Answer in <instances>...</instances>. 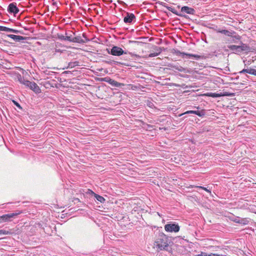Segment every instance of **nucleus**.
Wrapping results in <instances>:
<instances>
[{
	"label": "nucleus",
	"instance_id": "1",
	"mask_svg": "<svg viewBox=\"0 0 256 256\" xmlns=\"http://www.w3.org/2000/svg\"><path fill=\"white\" fill-rule=\"evenodd\" d=\"M106 50L108 54L117 56L128 54L126 52L124 51L121 48L116 46H113L110 49L106 48Z\"/></svg>",
	"mask_w": 256,
	"mask_h": 256
},
{
	"label": "nucleus",
	"instance_id": "2",
	"mask_svg": "<svg viewBox=\"0 0 256 256\" xmlns=\"http://www.w3.org/2000/svg\"><path fill=\"white\" fill-rule=\"evenodd\" d=\"M20 212H12L8 214H4L0 216V223L4 222H9L12 220Z\"/></svg>",
	"mask_w": 256,
	"mask_h": 256
},
{
	"label": "nucleus",
	"instance_id": "3",
	"mask_svg": "<svg viewBox=\"0 0 256 256\" xmlns=\"http://www.w3.org/2000/svg\"><path fill=\"white\" fill-rule=\"evenodd\" d=\"M172 53L173 54H174L176 56H182V57H184V56H188V58H194L196 60H198L200 58V56L198 54H187L185 53L184 52H180L179 50L176 49H172Z\"/></svg>",
	"mask_w": 256,
	"mask_h": 256
},
{
	"label": "nucleus",
	"instance_id": "4",
	"mask_svg": "<svg viewBox=\"0 0 256 256\" xmlns=\"http://www.w3.org/2000/svg\"><path fill=\"white\" fill-rule=\"evenodd\" d=\"M164 229L168 232H178L180 228L178 224H168L164 226Z\"/></svg>",
	"mask_w": 256,
	"mask_h": 256
},
{
	"label": "nucleus",
	"instance_id": "5",
	"mask_svg": "<svg viewBox=\"0 0 256 256\" xmlns=\"http://www.w3.org/2000/svg\"><path fill=\"white\" fill-rule=\"evenodd\" d=\"M154 246L156 247L158 250H167L168 247V241H154Z\"/></svg>",
	"mask_w": 256,
	"mask_h": 256
},
{
	"label": "nucleus",
	"instance_id": "6",
	"mask_svg": "<svg viewBox=\"0 0 256 256\" xmlns=\"http://www.w3.org/2000/svg\"><path fill=\"white\" fill-rule=\"evenodd\" d=\"M103 80L108 82L111 86L115 87L122 88L124 86V84L118 82L110 78H103Z\"/></svg>",
	"mask_w": 256,
	"mask_h": 256
},
{
	"label": "nucleus",
	"instance_id": "7",
	"mask_svg": "<svg viewBox=\"0 0 256 256\" xmlns=\"http://www.w3.org/2000/svg\"><path fill=\"white\" fill-rule=\"evenodd\" d=\"M234 93H230L228 92H224V93H212V92H208L207 93L206 96H210L212 98H219L222 96H234Z\"/></svg>",
	"mask_w": 256,
	"mask_h": 256
},
{
	"label": "nucleus",
	"instance_id": "8",
	"mask_svg": "<svg viewBox=\"0 0 256 256\" xmlns=\"http://www.w3.org/2000/svg\"><path fill=\"white\" fill-rule=\"evenodd\" d=\"M8 11L9 13L16 14L19 12V9L16 6V4L15 2L10 3L8 8Z\"/></svg>",
	"mask_w": 256,
	"mask_h": 256
},
{
	"label": "nucleus",
	"instance_id": "9",
	"mask_svg": "<svg viewBox=\"0 0 256 256\" xmlns=\"http://www.w3.org/2000/svg\"><path fill=\"white\" fill-rule=\"evenodd\" d=\"M136 18L134 14L132 13L126 12V16L124 18V22L125 23H131L134 20H136Z\"/></svg>",
	"mask_w": 256,
	"mask_h": 256
},
{
	"label": "nucleus",
	"instance_id": "10",
	"mask_svg": "<svg viewBox=\"0 0 256 256\" xmlns=\"http://www.w3.org/2000/svg\"><path fill=\"white\" fill-rule=\"evenodd\" d=\"M185 114H195L199 116L202 117L205 115L206 112L204 110H188L182 114L181 116Z\"/></svg>",
	"mask_w": 256,
	"mask_h": 256
},
{
	"label": "nucleus",
	"instance_id": "11",
	"mask_svg": "<svg viewBox=\"0 0 256 256\" xmlns=\"http://www.w3.org/2000/svg\"><path fill=\"white\" fill-rule=\"evenodd\" d=\"M195 10L192 8H190L188 6H184L181 8L182 14H194Z\"/></svg>",
	"mask_w": 256,
	"mask_h": 256
},
{
	"label": "nucleus",
	"instance_id": "12",
	"mask_svg": "<svg viewBox=\"0 0 256 256\" xmlns=\"http://www.w3.org/2000/svg\"><path fill=\"white\" fill-rule=\"evenodd\" d=\"M31 90L34 91L36 94H40L41 92V90L38 84L34 82H32L29 85V87Z\"/></svg>",
	"mask_w": 256,
	"mask_h": 256
},
{
	"label": "nucleus",
	"instance_id": "13",
	"mask_svg": "<svg viewBox=\"0 0 256 256\" xmlns=\"http://www.w3.org/2000/svg\"><path fill=\"white\" fill-rule=\"evenodd\" d=\"M154 52H150L148 56L150 58L158 56L162 52V48L158 46H154Z\"/></svg>",
	"mask_w": 256,
	"mask_h": 256
},
{
	"label": "nucleus",
	"instance_id": "14",
	"mask_svg": "<svg viewBox=\"0 0 256 256\" xmlns=\"http://www.w3.org/2000/svg\"><path fill=\"white\" fill-rule=\"evenodd\" d=\"M8 36L13 39L16 42H20L22 40H26L28 38L27 37L22 36H17L14 34H8Z\"/></svg>",
	"mask_w": 256,
	"mask_h": 256
},
{
	"label": "nucleus",
	"instance_id": "15",
	"mask_svg": "<svg viewBox=\"0 0 256 256\" xmlns=\"http://www.w3.org/2000/svg\"><path fill=\"white\" fill-rule=\"evenodd\" d=\"M89 41V39H86V40H84L82 39L80 36H76L74 38L73 40H72V42L79 43V44H84Z\"/></svg>",
	"mask_w": 256,
	"mask_h": 256
},
{
	"label": "nucleus",
	"instance_id": "16",
	"mask_svg": "<svg viewBox=\"0 0 256 256\" xmlns=\"http://www.w3.org/2000/svg\"><path fill=\"white\" fill-rule=\"evenodd\" d=\"M238 73L240 74H244V73H248V74L254 75L256 76V70L252 68L243 69L242 70L240 71Z\"/></svg>",
	"mask_w": 256,
	"mask_h": 256
},
{
	"label": "nucleus",
	"instance_id": "17",
	"mask_svg": "<svg viewBox=\"0 0 256 256\" xmlns=\"http://www.w3.org/2000/svg\"><path fill=\"white\" fill-rule=\"evenodd\" d=\"M228 48L232 50L235 54H238L240 52V46L236 45H230L228 46Z\"/></svg>",
	"mask_w": 256,
	"mask_h": 256
},
{
	"label": "nucleus",
	"instance_id": "18",
	"mask_svg": "<svg viewBox=\"0 0 256 256\" xmlns=\"http://www.w3.org/2000/svg\"><path fill=\"white\" fill-rule=\"evenodd\" d=\"M169 11L172 12L173 14L180 16H184V15L182 13H179L178 12V11L174 8L172 6H164Z\"/></svg>",
	"mask_w": 256,
	"mask_h": 256
},
{
	"label": "nucleus",
	"instance_id": "19",
	"mask_svg": "<svg viewBox=\"0 0 256 256\" xmlns=\"http://www.w3.org/2000/svg\"><path fill=\"white\" fill-rule=\"evenodd\" d=\"M74 34L75 33L74 32L72 31H68V32H66V41L72 42V40H73L74 38V36H72V35Z\"/></svg>",
	"mask_w": 256,
	"mask_h": 256
},
{
	"label": "nucleus",
	"instance_id": "20",
	"mask_svg": "<svg viewBox=\"0 0 256 256\" xmlns=\"http://www.w3.org/2000/svg\"><path fill=\"white\" fill-rule=\"evenodd\" d=\"M240 46V52H250V48L249 46H248L247 44H242Z\"/></svg>",
	"mask_w": 256,
	"mask_h": 256
},
{
	"label": "nucleus",
	"instance_id": "21",
	"mask_svg": "<svg viewBox=\"0 0 256 256\" xmlns=\"http://www.w3.org/2000/svg\"><path fill=\"white\" fill-rule=\"evenodd\" d=\"M250 221V219L249 218H240V219H238V223L242 224V225H246L248 224Z\"/></svg>",
	"mask_w": 256,
	"mask_h": 256
},
{
	"label": "nucleus",
	"instance_id": "22",
	"mask_svg": "<svg viewBox=\"0 0 256 256\" xmlns=\"http://www.w3.org/2000/svg\"><path fill=\"white\" fill-rule=\"evenodd\" d=\"M106 64H110V65H112L113 64H124L122 63L121 62H118V61H116V60H104V61Z\"/></svg>",
	"mask_w": 256,
	"mask_h": 256
},
{
	"label": "nucleus",
	"instance_id": "23",
	"mask_svg": "<svg viewBox=\"0 0 256 256\" xmlns=\"http://www.w3.org/2000/svg\"><path fill=\"white\" fill-rule=\"evenodd\" d=\"M94 196L98 201L100 202L101 203H104L106 201V199L103 196L96 194H94Z\"/></svg>",
	"mask_w": 256,
	"mask_h": 256
},
{
	"label": "nucleus",
	"instance_id": "24",
	"mask_svg": "<svg viewBox=\"0 0 256 256\" xmlns=\"http://www.w3.org/2000/svg\"><path fill=\"white\" fill-rule=\"evenodd\" d=\"M79 62L78 61L72 62L68 64V67L69 68H73L76 66H79Z\"/></svg>",
	"mask_w": 256,
	"mask_h": 256
},
{
	"label": "nucleus",
	"instance_id": "25",
	"mask_svg": "<svg viewBox=\"0 0 256 256\" xmlns=\"http://www.w3.org/2000/svg\"><path fill=\"white\" fill-rule=\"evenodd\" d=\"M218 32L221 34H224L225 35L228 36H231L232 34V33L226 30H219Z\"/></svg>",
	"mask_w": 256,
	"mask_h": 256
},
{
	"label": "nucleus",
	"instance_id": "26",
	"mask_svg": "<svg viewBox=\"0 0 256 256\" xmlns=\"http://www.w3.org/2000/svg\"><path fill=\"white\" fill-rule=\"evenodd\" d=\"M172 68L180 72H183L185 71V68L182 67V66H172Z\"/></svg>",
	"mask_w": 256,
	"mask_h": 256
},
{
	"label": "nucleus",
	"instance_id": "27",
	"mask_svg": "<svg viewBox=\"0 0 256 256\" xmlns=\"http://www.w3.org/2000/svg\"><path fill=\"white\" fill-rule=\"evenodd\" d=\"M31 82H30L28 80H26L25 79H24V80L20 84H23L26 87L28 88L29 85L30 84Z\"/></svg>",
	"mask_w": 256,
	"mask_h": 256
},
{
	"label": "nucleus",
	"instance_id": "28",
	"mask_svg": "<svg viewBox=\"0 0 256 256\" xmlns=\"http://www.w3.org/2000/svg\"><path fill=\"white\" fill-rule=\"evenodd\" d=\"M16 78L20 83H21L24 79V78L19 73H18L16 74Z\"/></svg>",
	"mask_w": 256,
	"mask_h": 256
},
{
	"label": "nucleus",
	"instance_id": "29",
	"mask_svg": "<svg viewBox=\"0 0 256 256\" xmlns=\"http://www.w3.org/2000/svg\"><path fill=\"white\" fill-rule=\"evenodd\" d=\"M11 232L8 230H0V235L2 234H10Z\"/></svg>",
	"mask_w": 256,
	"mask_h": 256
},
{
	"label": "nucleus",
	"instance_id": "30",
	"mask_svg": "<svg viewBox=\"0 0 256 256\" xmlns=\"http://www.w3.org/2000/svg\"><path fill=\"white\" fill-rule=\"evenodd\" d=\"M58 38L59 40H66V36H64L62 34H58Z\"/></svg>",
	"mask_w": 256,
	"mask_h": 256
},
{
	"label": "nucleus",
	"instance_id": "31",
	"mask_svg": "<svg viewBox=\"0 0 256 256\" xmlns=\"http://www.w3.org/2000/svg\"><path fill=\"white\" fill-rule=\"evenodd\" d=\"M194 187L204 190L208 192H210V193L211 192L210 190H209L207 188L202 186H194Z\"/></svg>",
	"mask_w": 256,
	"mask_h": 256
},
{
	"label": "nucleus",
	"instance_id": "32",
	"mask_svg": "<svg viewBox=\"0 0 256 256\" xmlns=\"http://www.w3.org/2000/svg\"><path fill=\"white\" fill-rule=\"evenodd\" d=\"M194 256H210V254L204 252H201L200 254H196Z\"/></svg>",
	"mask_w": 256,
	"mask_h": 256
},
{
	"label": "nucleus",
	"instance_id": "33",
	"mask_svg": "<svg viewBox=\"0 0 256 256\" xmlns=\"http://www.w3.org/2000/svg\"><path fill=\"white\" fill-rule=\"evenodd\" d=\"M86 194L92 195L94 196V194H96V193H94L92 190L90 189H88Z\"/></svg>",
	"mask_w": 256,
	"mask_h": 256
},
{
	"label": "nucleus",
	"instance_id": "34",
	"mask_svg": "<svg viewBox=\"0 0 256 256\" xmlns=\"http://www.w3.org/2000/svg\"><path fill=\"white\" fill-rule=\"evenodd\" d=\"M4 29L5 30H4V32H12L13 31V28H9L6 27V26L4 28Z\"/></svg>",
	"mask_w": 256,
	"mask_h": 256
},
{
	"label": "nucleus",
	"instance_id": "35",
	"mask_svg": "<svg viewBox=\"0 0 256 256\" xmlns=\"http://www.w3.org/2000/svg\"><path fill=\"white\" fill-rule=\"evenodd\" d=\"M13 102L14 104V105L16 106L18 108H20V109L22 108L18 102H16L15 100H13Z\"/></svg>",
	"mask_w": 256,
	"mask_h": 256
},
{
	"label": "nucleus",
	"instance_id": "36",
	"mask_svg": "<svg viewBox=\"0 0 256 256\" xmlns=\"http://www.w3.org/2000/svg\"><path fill=\"white\" fill-rule=\"evenodd\" d=\"M146 128L147 129H151V128H153V126L152 125H150V124H146Z\"/></svg>",
	"mask_w": 256,
	"mask_h": 256
},
{
	"label": "nucleus",
	"instance_id": "37",
	"mask_svg": "<svg viewBox=\"0 0 256 256\" xmlns=\"http://www.w3.org/2000/svg\"><path fill=\"white\" fill-rule=\"evenodd\" d=\"M12 32H14L15 34H18V33H20V31L16 30L13 29V31Z\"/></svg>",
	"mask_w": 256,
	"mask_h": 256
},
{
	"label": "nucleus",
	"instance_id": "38",
	"mask_svg": "<svg viewBox=\"0 0 256 256\" xmlns=\"http://www.w3.org/2000/svg\"><path fill=\"white\" fill-rule=\"evenodd\" d=\"M238 219H240V218H238V217H237L234 220H233L234 222H236V223H238Z\"/></svg>",
	"mask_w": 256,
	"mask_h": 256
},
{
	"label": "nucleus",
	"instance_id": "39",
	"mask_svg": "<svg viewBox=\"0 0 256 256\" xmlns=\"http://www.w3.org/2000/svg\"><path fill=\"white\" fill-rule=\"evenodd\" d=\"M5 26H0V31H4Z\"/></svg>",
	"mask_w": 256,
	"mask_h": 256
},
{
	"label": "nucleus",
	"instance_id": "40",
	"mask_svg": "<svg viewBox=\"0 0 256 256\" xmlns=\"http://www.w3.org/2000/svg\"><path fill=\"white\" fill-rule=\"evenodd\" d=\"M210 256H221V255L212 253V254H210Z\"/></svg>",
	"mask_w": 256,
	"mask_h": 256
},
{
	"label": "nucleus",
	"instance_id": "41",
	"mask_svg": "<svg viewBox=\"0 0 256 256\" xmlns=\"http://www.w3.org/2000/svg\"><path fill=\"white\" fill-rule=\"evenodd\" d=\"M82 36L84 38V40H86V39H88L86 36V34L85 33L82 34Z\"/></svg>",
	"mask_w": 256,
	"mask_h": 256
},
{
	"label": "nucleus",
	"instance_id": "42",
	"mask_svg": "<svg viewBox=\"0 0 256 256\" xmlns=\"http://www.w3.org/2000/svg\"><path fill=\"white\" fill-rule=\"evenodd\" d=\"M52 5L56 6H57V2H53Z\"/></svg>",
	"mask_w": 256,
	"mask_h": 256
},
{
	"label": "nucleus",
	"instance_id": "43",
	"mask_svg": "<svg viewBox=\"0 0 256 256\" xmlns=\"http://www.w3.org/2000/svg\"><path fill=\"white\" fill-rule=\"evenodd\" d=\"M6 238V237L1 238H0V240H2V239Z\"/></svg>",
	"mask_w": 256,
	"mask_h": 256
},
{
	"label": "nucleus",
	"instance_id": "44",
	"mask_svg": "<svg viewBox=\"0 0 256 256\" xmlns=\"http://www.w3.org/2000/svg\"><path fill=\"white\" fill-rule=\"evenodd\" d=\"M130 54H131L132 56H133V54H132V52H130L129 53Z\"/></svg>",
	"mask_w": 256,
	"mask_h": 256
},
{
	"label": "nucleus",
	"instance_id": "45",
	"mask_svg": "<svg viewBox=\"0 0 256 256\" xmlns=\"http://www.w3.org/2000/svg\"><path fill=\"white\" fill-rule=\"evenodd\" d=\"M221 256H225V255H221Z\"/></svg>",
	"mask_w": 256,
	"mask_h": 256
}]
</instances>
